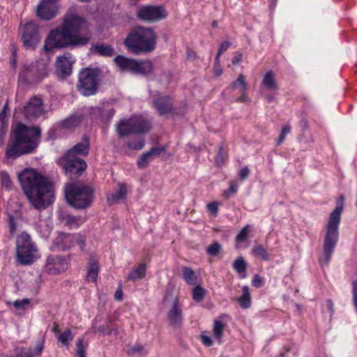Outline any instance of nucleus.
<instances>
[{
  "mask_svg": "<svg viewBox=\"0 0 357 357\" xmlns=\"http://www.w3.org/2000/svg\"><path fill=\"white\" fill-rule=\"evenodd\" d=\"M243 55L238 52L234 53V56L232 58L231 63L233 65H237L242 61Z\"/></svg>",
  "mask_w": 357,
  "mask_h": 357,
  "instance_id": "obj_63",
  "label": "nucleus"
},
{
  "mask_svg": "<svg viewBox=\"0 0 357 357\" xmlns=\"http://www.w3.org/2000/svg\"><path fill=\"white\" fill-rule=\"evenodd\" d=\"M123 291L121 289V284L118 287L114 294V298L116 301H121L123 300Z\"/></svg>",
  "mask_w": 357,
  "mask_h": 357,
  "instance_id": "obj_64",
  "label": "nucleus"
},
{
  "mask_svg": "<svg viewBox=\"0 0 357 357\" xmlns=\"http://www.w3.org/2000/svg\"><path fill=\"white\" fill-rule=\"evenodd\" d=\"M57 216L60 222H63L66 226L68 227H72L79 220L78 217L70 215L64 210H59L57 211Z\"/></svg>",
  "mask_w": 357,
  "mask_h": 357,
  "instance_id": "obj_27",
  "label": "nucleus"
},
{
  "mask_svg": "<svg viewBox=\"0 0 357 357\" xmlns=\"http://www.w3.org/2000/svg\"><path fill=\"white\" fill-rule=\"evenodd\" d=\"M262 84L270 91L278 89V84L273 71H268L265 74Z\"/></svg>",
  "mask_w": 357,
  "mask_h": 357,
  "instance_id": "obj_33",
  "label": "nucleus"
},
{
  "mask_svg": "<svg viewBox=\"0 0 357 357\" xmlns=\"http://www.w3.org/2000/svg\"><path fill=\"white\" fill-rule=\"evenodd\" d=\"M114 61L122 71H130L132 73L135 59L119 54L114 57Z\"/></svg>",
  "mask_w": 357,
  "mask_h": 357,
  "instance_id": "obj_26",
  "label": "nucleus"
},
{
  "mask_svg": "<svg viewBox=\"0 0 357 357\" xmlns=\"http://www.w3.org/2000/svg\"><path fill=\"white\" fill-rule=\"evenodd\" d=\"M89 50L91 53H96L101 56L109 57L114 54V47L105 43L93 44Z\"/></svg>",
  "mask_w": 357,
  "mask_h": 357,
  "instance_id": "obj_25",
  "label": "nucleus"
},
{
  "mask_svg": "<svg viewBox=\"0 0 357 357\" xmlns=\"http://www.w3.org/2000/svg\"><path fill=\"white\" fill-rule=\"evenodd\" d=\"M252 285L260 288L263 285V278L259 274H255L252 280Z\"/></svg>",
  "mask_w": 357,
  "mask_h": 357,
  "instance_id": "obj_58",
  "label": "nucleus"
},
{
  "mask_svg": "<svg viewBox=\"0 0 357 357\" xmlns=\"http://www.w3.org/2000/svg\"><path fill=\"white\" fill-rule=\"evenodd\" d=\"M20 40L26 50H34L40 41L38 26L33 21L26 22L20 28Z\"/></svg>",
  "mask_w": 357,
  "mask_h": 357,
  "instance_id": "obj_12",
  "label": "nucleus"
},
{
  "mask_svg": "<svg viewBox=\"0 0 357 357\" xmlns=\"http://www.w3.org/2000/svg\"><path fill=\"white\" fill-rule=\"evenodd\" d=\"M206 290L200 285H196L192 290V299L197 302L200 303L204 299Z\"/></svg>",
  "mask_w": 357,
  "mask_h": 357,
  "instance_id": "obj_37",
  "label": "nucleus"
},
{
  "mask_svg": "<svg viewBox=\"0 0 357 357\" xmlns=\"http://www.w3.org/2000/svg\"><path fill=\"white\" fill-rule=\"evenodd\" d=\"M11 133L10 142L5 152L7 159H17L22 155L33 153L38 147L42 137L39 126H27L21 121L16 123Z\"/></svg>",
  "mask_w": 357,
  "mask_h": 357,
  "instance_id": "obj_3",
  "label": "nucleus"
},
{
  "mask_svg": "<svg viewBox=\"0 0 357 357\" xmlns=\"http://www.w3.org/2000/svg\"><path fill=\"white\" fill-rule=\"evenodd\" d=\"M253 253L255 256H260L264 261L270 260L269 255L261 245L255 246L253 249Z\"/></svg>",
  "mask_w": 357,
  "mask_h": 357,
  "instance_id": "obj_46",
  "label": "nucleus"
},
{
  "mask_svg": "<svg viewBox=\"0 0 357 357\" xmlns=\"http://www.w3.org/2000/svg\"><path fill=\"white\" fill-rule=\"evenodd\" d=\"M94 333H100L102 335H110L114 334V335H118L117 328L113 325L111 320L109 319L106 325H100L98 327H93Z\"/></svg>",
  "mask_w": 357,
  "mask_h": 357,
  "instance_id": "obj_28",
  "label": "nucleus"
},
{
  "mask_svg": "<svg viewBox=\"0 0 357 357\" xmlns=\"http://www.w3.org/2000/svg\"><path fill=\"white\" fill-rule=\"evenodd\" d=\"M43 76L40 73L38 65L31 63L25 64L23 70L19 74V82L27 84L30 82L40 81Z\"/></svg>",
  "mask_w": 357,
  "mask_h": 357,
  "instance_id": "obj_17",
  "label": "nucleus"
},
{
  "mask_svg": "<svg viewBox=\"0 0 357 357\" xmlns=\"http://www.w3.org/2000/svg\"><path fill=\"white\" fill-rule=\"evenodd\" d=\"M225 326V324L223 322H222L221 321L215 320L214 321L213 329V335H214V337L217 340H218L219 343H222L221 340L223 337Z\"/></svg>",
  "mask_w": 357,
  "mask_h": 357,
  "instance_id": "obj_38",
  "label": "nucleus"
},
{
  "mask_svg": "<svg viewBox=\"0 0 357 357\" xmlns=\"http://www.w3.org/2000/svg\"><path fill=\"white\" fill-rule=\"evenodd\" d=\"M70 56L71 54L69 52L57 56L55 67L58 77L65 79L72 74L73 62L69 60Z\"/></svg>",
  "mask_w": 357,
  "mask_h": 357,
  "instance_id": "obj_16",
  "label": "nucleus"
},
{
  "mask_svg": "<svg viewBox=\"0 0 357 357\" xmlns=\"http://www.w3.org/2000/svg\"><path fill=\"white\" fill-rule=\"evenodd\" d=\"M152 160V157L150 156L149 151H146L142 154L137 159V165L139 169H144L149 165L150 161Z\"/></svg>",
  "mask_w": 357,
  "mask_h": 357,
  "instance_id": "obj_42",
  "label": "nucleus"
},
{
  "mask_svg": "<svg viewBox=\"0 0 357 357\" xmlns=\"http://www.w3.org/2000/svg\"><path fill=\"white\" fill-rule=\"evenodd\" d=\"M250 172V171L249 168L248 167H244L238 172V178L241 181H244L248 177Z\"/></svg>",
  "mask_w": 357,
  "mask_h": 357,
  "instance_id": "obj_61",
  "label": "nucleus"
},
{
  "mask_svg": "<svg viewBox=\"0 0 357 357\" xmlns=\"http://www.w3.org/2000/svg\"><path fill=\"white\" fill-rule=\"evenodd\" d=\"M75 234L59 232L53 241L54 249L58 251H66L73 247Z\"/></svg>",
  "mask_w": 357,
  "mask_h": 357,
  "instance_id": "obj_21",
  "label": "nucleus"
},
{
  "mask_svg": "<svg viewBox=\"0 0 357 357\" xmlns=\"http://www.w3.org/2000/svg\"><path fill=\"white\" fill-rule=\"evenodd\" d=\"M353 304L357 312V280L352 282Z\"/></svg>",
  "mask_w": 357,
  "mask_h": 357,
  "instance_id": "obj_56",
  "label": "nucleus"
},
{
  "mask_svg": "<svg viewBox=\"0 0 357 357\" xmlns=\"http://www.w3.org/2000/svg\"><path fill=\"white\" fill-rule=\"evenodd\" d=\"M56 163L62 168L64 174L73 181L80 177L87 167V164L84 160L77 156H70L66 154L56 159Z\"/></svg>",
  "mask_w": 357,
  "mask_h": 357,
  "instance_id": "obj_9",
  "label": "nucleus"
},
{
  "mask_svg": "<svg viewBox=\"0 0 357 357\" xmlns=\"http://www.w3.org/2000/svg\"><path fill=\"white\" fill-rule=\"evenodd\" d=\"M84 121L82 114H72L68 118L58 122V126L62 129H71L78 127Z\"/></svg>",
  "mask_w": 357,
  "mask_h": 357,
  "instance_id": "obj_24",
  "label": "nucleus"
},
{
  "mask_svg": "<svg viewBox=\"0 0 357 357\" xmlns=\"http://www.w3.org/2000/svg\"><path fill=\"white\" fill-rule=\"evenodd\" d=\"M219 203L218 202H212L206 205L207 209L210 211L213 217L218 214Z\"/></svg>",
  "mask_w": 357,
  "mask_h": 357,
  "instance_id": "obj_55",
  "label": "nucleus"
},
{
  "mask_svg": "<svg viewBox=\"0 0 357 357\" xmlns=\"http://www.w3.org/2000/svg\"><path fill=\"white\" fill-rule=\"evenodd\" d=\"M168 16V13L160 5H143L136 11V19L140 22L155 23L160 22Z\"/></svg>",
  "mask_w": 357,
  "mask_h": 357,
  "instance_id": "obj_11",
  "label": "nucleus"
},
{
  "mask_svg": "<svg viewBox=\"0 0 357 357\" xmlns=\"http://www.w3.org/2000/svg\"><path fill=\"white\" fill-rule=\"evenodd\" d=\"M8 223H9L10 232L12 235H13L16 232L17 225L15 221V217L13 215H9Z\"/></svg>",
  "mask_w": 357,
  "mask_h": 357,
  "instance_id": "obj_59",
  "label": "nucleus"
},
{
  "mask_svg": "<svg viewBox=\"0 0 357 357\" xmlns=\"http://www.w3.org/2000/svg\"><path fill=\"white\" fill-rule=\"evenodd\" d=\"M249 233L250 225H247L245 227H243L237 234L236 236V241L239 243L245 242L248 238Z\"/></svg>",
  "mask_w": 357,
  "mask_h": 357,
  "instance_id": "obj_43",
  "label": "nucleus"
},
{
  "mask_svg": "<svg viewBox=\"0 0 357 357\" xmlns=\"http://www.w3.org/2000/svg\"><path fill=\"white\" fill-rule=\"evenodd\" d=\"M123 44L134 54L150 53L156 48L157 34L151 27L138 25L130 29Z\"/></svg>",
  "mask_w": 357,
  "mask_h": 357,
  "instance_id": "obj_5",
  "label": "nucleus"
},
{
  "mask_svg": "<svg viewBox=\"0 0 357 357\" xmlns=\"http://www.w3.org/2000/svg\"><path fill=\"white\" fill-rule=\"evenodd\" d=\"M90 150V140L89 136L84 135L82 137V141L77 143L71 149L65 152L64 154L70 156H77V155H82L86 156Z\"/></svg>",
  "mask_w": 357,
  "mask_h": 357,
  "instance_id": "obj_22",
  "label": "nucleus"
},
{
  "mask_svg": "<svg viewBox=\"0 0 357 357\" xmlns=\"http://www.w3.org/2000/svg\"><path fill=\"white\" fill-rule=\"evenodd\" d=\"M238 87L241 89V91H245L248 89V84L243 75H240L236 80L232 82L229 89L234 90Z\"/></svg>",
  "mask_w": 357,
  "mask_h": 357,
  "instance_id": "obj_39",
  "label": "nucleus"
},
{
  "mask_svg": "<svg viewBox=\"0 0 357 357\" xmlns=\"http://www.w3.org/2000/svg\"><path fill=\"white\" fill-rule=\"evenodd\" d=\"M153 106L157 110L159 116L170 114L174 116H182L183 112L181 109L174 107L169 95L158 96L153 99Z\"/></svg>",
  "mask_w": 357,
  "mask_h": 357,
  "instance_id": "obj_14",
  "label": "nucleus"
},
{
  "mask_svg": "<svg viewBox=\"0 0 357 357\" xmlns=\"http://www.w3.org/2000/svg\"><path fill=\"white\" fill-rule=\"evenodd\" d=\"M49 274L56 275L64 272L68 268L67 259L61 255H50L45 266Z\"/></svg>",
  "mask_w": 357,
  "mask_h": 357,
  "instance_id": "obj_18",
  "label": "nucleus"
},
{
  "mask_svg": "<svg viewBox=\"0 0 357 357\" xmlns=\"http://www.w3.org/2000/svg\"><path fill=\"white\" fill-rule=\"evenodd\" d=\"M115 109L112 108L107 113H103V116L102 117V122L106 125L109 124L111 120L112 119L114 114Z\"/></svg>",
  "mask_w": 357,
  "mask_h": 357,
  "instance_id": "obj_54",
  "label": "nucleus"
},
{
  "mask_svg": "<svg viewBox=\"0 0 357 357\" xmlns=\"http://www.w3.org/2000/svg\"><path fill=\"white\" fill-rule=\"evenodd\" d=\"M61 128L58 126V122L52 126L47 133L46 140L47 141H54L58 137V130Z\"/></svg>",
  "mask_w": 357,
  "mask_h": 357,
  "instance_id": "obj_49",
  "label": "nucleus"
},
{
  "mask_svg": "<svg viewBox=\"0 0 357 357\" xmlns=\"http://www.w3.org/2000/svg\"><path fill=\"white\" fill-rule=\"evenodd\" d=\"M30 300L29 298H24L22 300H17L13 303V305L16 309H23L24 305L29 304Z\"/></svg>",
  "mask_w": 357,
  "mask_h": 357,
  "instance_id": "obj_60",
  "label": "nucleus"
},
{
  "mask_svg": "<svg viewBox=\"0 0 357 357\" xmlns=\"http://www.w3.org/2000/svg\"><path fill=\"white\" fill-rule=\"evenodd\" d=\"M215 165L220 167L224 165V157H223V146L222 145L218 146V151L215 158Z\"/></svg>",
  "mask_w": 357,
  "mask_h": 357,
  "instance_id": "obj_52",
  "label": "nucleus"
},
{
  "mask_svg": "<svg viewBox=\"0 0 357 357\" xmlns=\"http://www.w3.org/2000/svg\"><path fill=\"white\" fill-rule=\"evenodd\" d=\"M145 140L140 139L137 142H129L127 143V147L130 150H141L144 147Z\"/></svg>",
  "mask_w": 357,
  "mask_h": 357,
  "instance_id": "obj_51",
  "label": "nucleus"
},
{
  "mask_svg": "<svg viewBox=\"0 0 357 357\" xmlns=\"http://www.w3.org/2000/svg\"><path fill=\"white\" fill-rule=\"evenodd\" d=\"M56 0H40L36 10V15L44 21L54 19L58 13Z\"/></svg>",
  "mask_w": 357,
  "mask_h": 357,
  "instance_id": "obj_15",
  "label": "nucleus"
},
{
  "mask_svg": "<svg viewBox=\"0 0 357 357\" xmlns=\"http://www.w3.org/2000/svg\"><path fill=\"white\" fill-rule=\"evenodd\" d=\"M104 111L105 110L103 107H92L90 109L89 115L93 119H99L102 121V117L103 116Z\"/></svg>",
  "mask_w": 357,
  "mask_h": 357,
  "instance_id": "obj_45",
  "label": "nucleus"
},
{
  "mask_svg": "<svg viewBox=\"0 0 357 357\" xmlns=\"http://www.w3.org/2000/svg\"><path fill=\"white\" fill-rule=\"evenodd\" d=\"M300 121L299 126L301 129V132L303 134L305 132L310 128L309 121L306 119V113L305 111H301L299 113Z\"/></svg>",
  "mask_w": 357,
  "mask_h": 357,
  "instance_id": "obj_47",
  "label": "nucleus"
},
{
  "mask_svg": "<svg viewBox=\"0 0 357 357\" xmlns=\"http://www.w3.org/2000/svg\"><path fill=\"white\" fill-rule=\"evenodd\" d=\"M8 123H0V146H1L3 144V139L8 130Z\"/></svg>",
  "mask_w": 357,
  "mask_h": 357,
  "instance_id": "obj_57",
  "label": "nucleus"
},
{
  "mask_svg": "<svg viewBox=\"0 0 357 357\" xmlns=\"http://www.w3.org/2000/svg\"><path fill=\"white\" fill-rule=\"evenodd\" d=\"M77 357H86L85 347L84 346V339L80 337L76 343Z\"/></svg>",
  "mask_w": 357,
  "mask_h": 357,
  "instance_id": "obj_50",
  "label": "nucleus"
},
{
  "mask_svg": "<svg viewBox=\"0 0 357 357\" xmlns=\"http://www.w3.org/2000/svg\"><path fill=\"white\" fill-rule=\"evenodd\" d=\"M43 105L44 102L42 98L33 96L24 106L16 107L14 111V115L19 112L23 114L26 119H38L45 113Z\"/></svg>",
  "mask_w": 357,
  "mask_h": 357,
  "instance_id": "obj_13",
  "label": "nucleus"
},
{
  "mask_svg": "<svg viewBox=\"0 0 357 357\" xmlns=\"http://www.w3.org/2000/svg\"><path fill=\"white\" fill-rule=\"evenodd\" d=\"M221 250V244L218 241H213L207 247L206 252L208 256L216 257L219 255Z\"/></svg>",
  "mask_w": 357,
  "mask_h": 357,
  "instance_id": "obj_41",
  "label": "nucleus"
},
{
  "mask_svg": "<svg viewBox=\"0 0 357 357\" xmlns=\"http://www.w3.org/2000/svg\"><path fill=\"white\" fill-rule=\"evenodd\" d=\"M86 24V20L77 14H66L61 23L48 33L45 39L43 51L50 53L56 49H74L86 46L91 40L90 36L82 34V28Z\"/></svg>",
  "mask_w": 357,
  "mask_h": 357,
  "instance_id": "obj_1",
  "label": "nucleus"
},
{
  "mask_svg": "<svg viewBox=\"0 0 357 357\" xmlns=\"http://www.w3.org/2000/svg\"><path fill=\"white\" fill-rule=\"evenodd\" d=\"M17 178L24 196L31 207L43 211L55 201V185L47 176L33 168L21 171Z\"/></svg>",
  "mask_w": 357,
  "mask_h": 357,
  "instance_id": "obj_2",
  "label": "nucleus"
},
{
  "mask_svg": "<svg viewBox=\"0 0 357 357\" xmlns=\"http://www.w3.org/2000/svg\"><path fill=\"white\" fill-rule=\"evenodd\" d=\"M167 151V146L164 145L162 146H153L149 151L151 157L158 156L160 153Z\"/></svg>",
  "mask_w": 357,
  "mask_h": 357,
  "instance_id": "obj_53",
  "label": "nucleus"
},
{
  "mask_svg": "<svg viewBox=\"0 0 357 357\" xmlns=\"http://www.w3.org/2000/svg\"><path fill=\"white\" fill-rule=\"evenodd\" d=\"M101 70L98 67H85L78 75L77 90L84 96H92L98 92Z\"/></svg>",
  "mask_w": 357,
  "mask_h": 357,
  "instance_id": "obj_8",
  "label": "nucleus"
},
{
  "mask_svg": "<svg viewBox=\"0 0 357 357\" xmlns=\"http://www.w3.org/2000/svg\"><path fill=\"white\" fill-rule=\"evenodd\" d=\"M238 303L243 309H248L251 306L252 298L248 286L242 287V295L238 298Z\"/></svg>",
  "mask_w": 357,
  "mask_h": 357,
  "instance_id": "obj_30",
  "label": "nucleus"
},
{
  "mask_svg": "<svg viewBox=\"0 0 357 357\" xmlns=\"http://www.w3.org/2000/svg\"><path fill=\"white\" fill-rule=\"evenodd\" d=\"M183 278L190 285H195L197 282V276L190 267L185 266L183 268Z\"/></svg>",
  "mask_w": 357,
  "mask_h": 357,
  "instance_id": "obj_34",
  "label": "nucleus"
},
{
  "mask_svg": "<svg viewBox=\"0 0 357 357\" xmlns=\"http://www.w3.org/2000/svg\"><path fill=\"white\" fill-rule=\"evenodd\" d=\"M169 324L173 328H179L183 323V315L181 306L178 303V298H176L167 313Z\"/></svg>",
  "mask_w": 357,
  "mask_h": 357,
  "instance_id": "obj_19",
  "label": "nucleus"
},
{
  "mask_svg": "<svg viewBox=\"0 0 357 357\" xmlns=\"http://www.w3.org/2000/svg\"><path fill=\"white\" fill-rule=\"evenodd\" d=\"M99 271V266L97 261L93 259L90 260L88 267L87 278L92 282H96Z\"/></svg>",
  "mask_w": 357,
  "mask_h": 357,
  "instance_id": "obj_36",
  "label": "nucleus"
},
{
  "mask_svg": "<svg viewBox=\"0 0 357 357\" xmlns=\"http://www.w3.org/2000/svg\"><path fill=\"white\" fill-rule=\"evenodd\" d=\"M0 184L1 188L10 192L14 189V185L9 174L6 171L0 172Z\"/></svg>",
  "mask_w": 357,
  "mask_h": 357,
  "instance_id": "obj_35",
  "label": "nucleus"
},
{
  "mask_svg": "<svg viewBox=\"0 0 357 357\" xmlns=\"http://www.w3.org/2000/svg\"><path fill=\"white\" fill-rule=\"evenodd\" d=\"M119 189L117 192L113 193L110 197L108 198V201L111 203H116L121 199H123L127 196V186L126 183H119Z\"/></svg>",
  "mask_w": 357,
  "mask_h": 357,
  "instance_id": "obj_32",
  "label": "nucleus"
},
{
  "mask_svg": "<svg viewBox=\"0 0 357 357\" xmlns=\"http://www.w3.org/2000/svg\"><path fill=\"white\" fill-rule=\"evenodd\" d=\"M146 265L145 263H141L137 268L130 271L127 276V280L136 281L146 277Z\"/></svg>",
  "mask_w": 357,
  "mask_h": 357,
  "instance_id": "obj_29",
  "label": "nucleus"
},
{
  "mask_svg": "<svg viewBox=\"0 0 357 357\" xmlns=\"http://www.w3.org/2000/svg\"><path fill=\"white\" fill-rule=\"evenodd\" d=\"M151 123L142 116L121 119L116 124V131L119 138L131 135H144L151 131Z\"/></svg>",
  "mask_w": 357,
  "mask_h": 357,
  "instance_id": "obj_7",
  "label": "nucleus"
},
{
  "mask_svg": "<svg viewBox=\"0 0 357 357\" xmlns=\"http://www.w3.org/2000/svg\"><path fill=\"white\" fill-rule=\"evenodd\" d=\"M34 251H36L35 246L27 232L23 231L17 236L15 255L19 264L22 266L32 264L34 261L33 254Z\"/></svg>",
  "mask_w": 357,
  "mask_h": 357,
  "instance_id": "obj_10",
  "label": "nucleus"
},
{
  "mask_svg": "<svg viewBox=\"0 0 357 357\" xmlns=\"http://www.w3.org/2000/svg\"><path fill=\"white\" fill-rule=\"evenodd\" d=\"M75 245H77L79 247L80 250L82 252H84L85 247L86 245L85 236H84L79 233L75 234V237H74V241H73V246Z\"/></svg>",
  "mask_w": 357,
  "mask_h": 357,
  "instance_id": "obj_44",
  "label": "nucleus"
},
{
  "mask_svg": "<svg viewBox=\"0 0 357 357\" xmlns=\"http://www.w3.org/2000/svg\"><path fill=\"white\" fill-rule=\"evenodd\" d=\"M73 336L70 328L66 329L57 337L58 342L66 347H68L70 344V342L73 340Z\"/></svg>",
  "mask_w": 357,
  "mask_h": 357,
  "instance_id": "obj_40",
  "label": "nucleus"
},
{
  "mask_svg": "<svg viewBox=\"0 0 357 357\" xmlns=\"http://www.w3.org/2000/svg\"><path fill=\"white\" fill-rule=\"evenodd\" d=\"M45 344V339L43 338L41 341L38 342L35 348L32 347H16L14 349V354L15 357H39L41 356Z\"/></svg>",
  "mask_w": 357,
  "mask_h": 357,
  "instance_id": "obj_20",
  "label": "nucleus"
},
{
  "mask_svg": "<svg viewBox=\"0 0 357 357\" xmlns=\"http://www.w3.org/2000/svg\"><path fill=\"white\" fill-rule=\"evenodd\" d=\"M345 197L341 194L336 199L335 207L330 213L326 227L322 257L319 259L321 267L328 265L339 238V225L344 206Z\"/></svg>",
  "mask_w": 357,
  "mask_h": 357,
  "instance_id": "obj_4",
  "label": "nucleus"
},
{
  "mask_svg": "<svg viewBox=\"0 0 357 357\" xmlns=\"http://www.w3.org/2000/svg\"><path fill=\"white\" fill-rule=\"evenodd\" d=\"M153 71V62L149 59H135L132 73L137 75L148 77L152 75Z\"/></svg>",
  "mask_w": 357,
  "mask_h": 357,
  "instance_id": "obj_23",
  "label": "nucleus"
},
{
  "mask_svg": "<svg viewBox=\"0 0 357 357\" xmlns=\"http://www.w3.org/2000/svg\"><path fill=\"white\" fill-rule=\"evenodd\" d=\"M64 197L70 207L76 210L86 209L93 204L95 190L89 185L71 181L65 185Z\"/></svg>",
  "mask_w": 357,
  "mask_h": 357,
  "instance_id": "obj_6",
  "label": "nucleus"
},
{
  "mask_svg": "<svg viewBox=\"0 0 357 357\" xmlns=\"http://www.w3.org/2000/svg\"><path fill=\"white\" fill-rule=\"evenodd\" d=\"M231 45V43L229 41H223L219 47L218 51L215 56V65L219 66L220 55L225 51H227Z\"/></svg>",
  "mask_w": 357,
  "mask_h": 357,
  "instance_id": "obj_48",
  "label": "nucleus"
},
{
  "mask_svg": "<svg viewBox=\"0 0 357 357\" xmlns=\"http://www.w3.org/2000/svg\"><path fill=\"white\" fill-rule=\"evenodd\" d=\"M232 267L236 273L241 274V278H245L247 277L245 271L248 267V264L243 256H239L234 260Z\"/></svg>",
  "mask_w": 357,
  "mask_h": 357,
  "instance_id": "obj_31",
  "label": "nucleus"
},
{
  "mask_svg": "<svg viewBox=\"0 0 357 357\" xmlns=\"http://www.w3.org/2000/svg\"><path fill=\"white\" fill-rule=\"evenodd\" d=\"M201 339L202 343L206 346V347H211L213 345V340L211 337L206 335H202Z\"/></svg>",
  "mask_w": 357,
  "mask_h": 357,
  "instance_id": "obj_62",
  "label": "nucleus"
}]
</instances>
